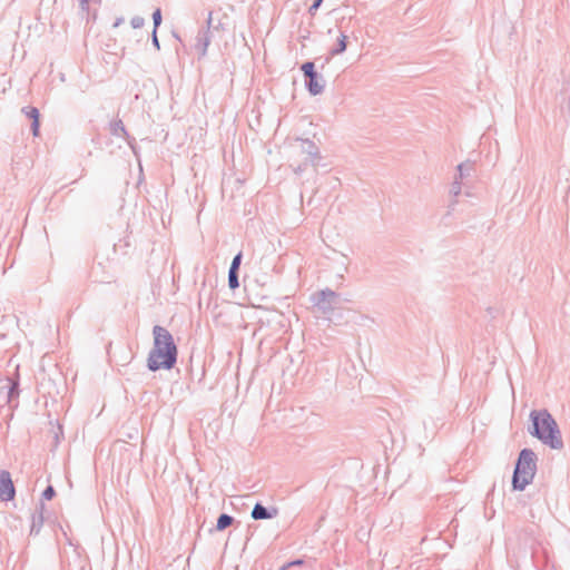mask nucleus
I'll return each instance as SVG.
<instances>
[{"label": "nucleus", "mask_w": 570, "mask_h": 570, "mask_svg": "<svg viewBox=\"0 0 570 570\" xmlns=\"http://www.w3.org/2000/svg\"><path fill=\"white\" fill-rule=\"evenodd\" d=\"M154 345L149 352L147 364L149 370H170L177 360V346L170 332L159 325L154 326Z\"/></svg>", "instance_id": "f257e3e1"}, {"label": "nucleus", "mask_w": 570, "mask_h": 570, "mask_svg": "<svg viewBox=\"0 0 570 570\" xmlns=\"http://www.w3.org/2000/svg\"><path fill=\"white\" fill-rule=\"evenodd\" d=\"M531 419L533 422L534 434L538 439H540L546 444H549L553 449H559L562 446V440L558 425L548 412H532Z\"/></svg>", "instance_id": "f03ea898"}, {"label": "nucleus", "mask_w": 570, "mask_h": 570, "mask_svg": "<svg viewBox=\"0 0 570 570\" xmlns=\"http://www.w3.org/2000/svg\"><path fill=\"white\" fill-rule=\"evenodd\" d=\"M535 474V455L531 450H522L514 470L513 487L522 490Z\"/></svg>", "instance_id": "7ed1b4c3"}, {"label": "nucleus", "mask_w": 570, "mask_h": 570, "mask_svg": "<svg viewBox=\"0 0 570 570\" xmlns=\"http://www.w3.org/2000/svg\"><path fill=\"white\" fill-rule=\"evenodd\" d=\"M14 497V487L10 473L0 471V499L8 501Z\"/></svg>", "instance_id": "20e7f679"}, {"label": "nucleus", "mask_w": 570, "mask_h": 570, "mask_svg": "<svg viewBox=\"0 0 570 570\" xmlns=\"http://www.w3.org/2000/svg\"><path fill=\"white\" fill-rule=\"evenodd\" d=\"M22 112L32 120V134L35 137L39 136L40 131V112L35 107H26Z\"/></svg>", "instance_id": "39448f33"}, {"label": "nucleus", "mask_w": 570, "mask_h": 570, "mask_svg": "<svg viewBox=\"0 0 570 570\" xmlns=\"http://www.w3.org/2000/svg\"><path fill=\"white\" fill-rule=\"evenodd\" d=\"M252 517L255 519V520H259V519H267L269 518L266 509L261 505V504H256L252 511Z\"/></svg>", "instance_id": "423d86ee"}, {"label": "nucleus", "mask_w": 570, "mask_h": 570, "mask_svg": "<svg viewBox=\"0 0 570 570\" xmlns=\"http://www.w3.org/2000/svg\"><path fill=\"white\" fill-rule=\"evenodd\" d=\"M233 522V519L232 517L227 515V514H222L218 520H217V524H216V528L217 530H224L226 529L227 527H229Z\"/></svg>", "instance_id": "0eeeda50"}, {"label": "nucleus", "mask_w": 570, "mask_h": 570, "mask_svg": "<svg viewBox=\"0 0 570 570\" xmlns=\"http://www.w3.org/2000/svg\"><path fill=\"white\" fill-rule=\"evenodd\" d=\"M322 85L316 80V77L315 78H309V81H308V89L311 91V94L313 95H317L322 91Z\"/></svg>", "instance_id": "6e6552de"}, {"label": "nucleus", "mask_w": 570, "mask_h": 570, "mask_svg": "<svg viewBox=\"0 0 570 570\" xmlns=\"http://www.w3.org/2000/svg\"><path fill=\"white\" fill-rule=\"evenodd\" d=\"M302 70L304 72V75L308 78H315L316 77V73L314 71V63L313 62H305L303 66H302Z\"/></svg>", "instance_id": "1a4fd4ad"}, {"label": "nucleus", "mask_w": 570, "mask_h": 570, "mask_svg": "<svg viewBox=\"0 0 570 570\" xmlns=\"http://www.w3.org/2000/svg\"><path fill=\"white\" fill-rule=\"evenodd\" d=\"M228 283H229V287L233 289L238 287L237 272L229 271Z\"/></svg>", "instance_id": "9d476101"}, {"label": "nucleus", "mask_w": 570, "mask_h": 570, "mask_svg": "<svg viewBox=\"0 0 570 570\" xmlns=\"http://www.w3.org/2000/svg\"><path fill=\"white\" fill-rule=\"evenodd\" d=\"M346 49V36L342 35L338 41V49L334 53L343 52Z\"/></svg>", "instance_id": "9b49d317"}, {"label": "nucleus", "mask_w": 570, "mask_h": 570, "mask_svg": "<svg viewBox=\"0 0 570 570\" xmlns=\"http://www.w3.org/2000/svg\"><path fill=\"white\" fill-rule=\"evenodd\" d=\"M240 258H242V255L238 254L234 257L233 262H232V266H230V269L229 271H235L237 272L239 265H240Z\"/></svg>", "instance_id": "f8f14e48"}, {"label": "nucleus", "mask_w": 570, "mask_h": 570, "mask_svg": "<svg viewBox=\"0 0 570 570\" xmlns=\"http://www.w3.org/2000/svg\"><path fill=\"white\" fill-rule=\"evenodd\" d=\"M43 498L46 500H51L53 497H55V490L52 487H48L43 493H42Z\"/></svg>", "instance_id": "ddd939ff"}, {"label": "nucleus", "mask_w": 570, "mask_h": 570, "mask_svg": "<svg viewBox=\"0 0 570 570\" xmlns=\"http://www.w3.org/2000/svg\"><path fill=\"white\" fill-rule=\"evenodd\" d=\"M154 23L157 27L161 21V13L160 10H156L153 14Z\"/></svg>", "instance_id": "4468645a"}, {"label": "nucleus", "mask_w": 570, "mask_h": 570, "mask_svg": "<svg viewBox=\"0 0 570 570\" xmlns=\"http://www.w3.org/2000/svg\"><path fill=\"white\" fill-rule=\"evenodd\" d=\"M302 563H303V561H302V560H296V561H293V562H288V563L284 564V566L281 568V570H286V569H288V568H289V567H292V566H299V564H302Z\"/></svg>", "instance_id": "2eb2a0df"}, {"label": "nucleus", "mask_w": 570, "mask_h": 570, "mask_svg": "<svg viewBox=\"0 0 570 570\" xmlns=\"http://www.w3.org/2000/svg\"><path fill=\"white\" fill-rule=\"evenodd\" d=\"M323 0H315L309 10L313 12L318 9Z\"/></svg>", "instance_id": "dca6fc26"}]
</instances>
